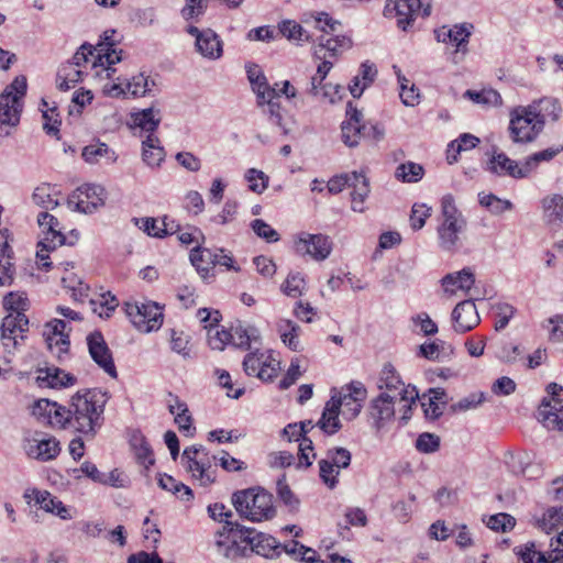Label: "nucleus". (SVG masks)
I'll use <instances>...</instances> for the list:
<instances>
[{
    "label": "nucleus",
    "mask_w": 563,
    "mask_h": 563,
    "mask_svg": "<svg viewBox=\"0 0 563 563\" xmlns=\"http://www.w3.org/2000/svg\"><path fill=\"white\" fill-rule=\"evenodd\" d=\"M216 547L228 559L244 556L247 549L267 559L277 558L282 553V545L274 537L233 521H227L223 526Z\"/></svg>",
    "instance_id": "obj_1"
},
{
    "label": "nucleus",
    "mask_w": 563,
    "mask_h": 563,
    "mask_svg": "<svg viewBox=\"0 0 563 563\" xmlns=\"http://www.w3.org/2000/svg\"><path fill=\"white\" fill-rule=\"evenodd\" d=\"M109 400L107 391L92 388L77 391L70 399L69 406L64 407L62 428L93 438L103 424L104 407Z\"/></svg>",
    "instance_id": "obj_2"
},
{
    "label": "nucleus",
    "mask_w": 563,
    "mask_h": 563,
    "mask_svg": "<svg viewBox=\"0 0 563 563\" xmlns=\"http://www.w3.org/2000/svg\"><path fill=\"white\" fill-rule=\"evenodd\" d=\"M232 505L244 519L260 522L275 517L273 495L262 487H250L232 494Z\"/></svg>",
    "instance_id": "obj_3"
},
{
    "label": "nucleus",
    "mask_w": 563,
    "mask_h": 563,
    "mask_svg": "<svg viewBox=\"0 0 563 563\" xmlns=\"http://www.w3.org/2000/svg\"><path fill=\"white\" fill-rule=\"evenodd\" d=\"M341 23L333 20L328 13L321 12L316 18V27L322 32L318 36V44L313 47V56L317 59H336L344 51L351 48L352 41L344 35H334Z\"/></svg>",
    "instance_id": "obj_4"
},
{
    "label": "nucleus",
    "mask_w": 563,
    "mask_h": 563,
    "mask_svg": "<svg viewBox=\"0 0 563 563\" xmlns=\"http://www.w3.org/2000/svg\"><path fill=\"white\" fill-rule=\"evenodd\" d=\"M442 222L438 227L439 245L443 251L455 252L460 246V234L464 232L466 221L454 203V198L446 195L441 200Z\"/></svg>",
    "instance_id": "obj_5"
},
{
    "label": "nucleus",
    "mask_w": 563,
    "mask_h": 563,
    "mask_svg": "<svg viewBox=\"0 0 563 563\" xmlns=\"http://www.w3.org/2000/svg\"><path fill=\"white\" fill-rule=\"evenodd\" d=\"M26 87V78L18 76L0 95V136H9L19 124Z\"/></svg>",
    "instance_id": "obj_6"
},
{
    "label": "nucleus",
    "mask_w": 563,
    "mask_h": 563,
    "mask_svg": "<svg viewBox=\"0 0 563 563\" xmlns=\"http://www.w3.org/2000/svg\"><path fill=\"white\" fill-rule=\"evenodd\" d=\"M514 553L522 563H563V529L545 549L538 541H527L514 548Z\"/></svg>",
    "instance_id": "obj_7"
},
{
    "label": "nucleus",
    "mask_w": 563,
    "mask_h": 563,
    "mask_svg": "<svg viewBox=\"0 0 563 563\" xmlns=\"http://www.w3.org/2000/svg\"><path fill=\"white\" fill-rule=\"evenodd\" d=\"M542 121L533 118L527 107H517L510 112L509 134L515 143L533 142L543 130Z\"/></svg>",
    "instance_id": "obj_8"
},
{
    "label": "nucleus",
    "mask_w": 563,
    "mask_h": 563,
    "mask_svg": "<svg viewBox=\"0 0 563 563\" xmlns=\"http://www.w3.org/2000/svg\"><path fill=\"white\" fill-rule=\"evenodd\" d=\"M366 397V388L361 382H352L344 387L341 391L332 390L330 398V408H335L339 412L342 409L343 416L352 420L358 416L362 409V402Z\"/></svg>",
    "instance_id": "obj_9"
},
{
    "label": "nucleus",
    "mask_w": 563,
    "mask_h": 563,
    "mask_svg": "<svg viewBox=\"0 0 563 563\" xmlns=\"http://www.w3.org/2000/svg\"><path fill=\"white\" fill-rule=\"evenodd\" d=\"M549 397L543 398L538 408V420L549 430L563 431V387L556 383H550L547 387Z\"/></svg>",
    "instance_id": "obj_10"
},
{
    "label": "nucleus",
    "mask_w": 563,
    "mask_h": 563,
    "mask_svg": "<svg viewBox=\"0 0 563 563\" xmlns=\"http://www.w3.org/2000/svg\"><path fill=\"white\" fill-rule=\"evenodd\" d=\"M243 368L249 376H255L263 382H272L280 371V362L275 357L273 351L256 350L245 355Z\"/></svg>",
    "instance_id": "obj_11"
},
{
    "label": "nucleus",
    "mask_w": 563,
    "mask_h": 563,
    "mask_svg": "<svg viewBox=\"0 0 563 563\" xmlns=\"http://www.w3.org/2000/svg\"><path fill=\"white\" fill-rule=\"evenodd\" d=\"M125 312L133 325L142 332H151L162 327L163 312L156 302H126Z\"/></svg>",
    "instance_id": "obj_12"
},
{
    "label": "nucleus",
    "mask_w": 563,
    "mask_h": 563,
    "mask_svg": "<svg viewBox=\"0 0 563 563\" xmlns=\"http://www.w3.org/2000/svg\"><path fill=\"white\" fill-rule=\"evenodd\" d=\"M380 393H389L399 401L415 402L419 398L415 386L406 385L391 364H385L377 379Z\"/></svg>",
    "instance_id": "obj_13"
},
{
    "label": "nucleus",
    "mask_w": 563,
    "mask_h": 563,
    "mask_svg": "<svg viewBox=\"0 0 563 563\" xmlns=\"http://www.w3.org/2000/svg\"><path fill=\"white\" fill-rule=\"evenodd\" d=\"M209 452L202 445H191L184 450L181 460L186 463L187 471L194 477L199 479L202 486H208L214 482V476L211 475L209 468L211 467V460Z\"/></svg>",
    "instance_id": "obj_14"
},
{
    "label": "nucleus",
    "mask_w": 563,
    "mask_h": 563,
    "mask_svg": "<svg viewBox=\"0 0 563 563\" xmlns=\"http://www.w3.org/2000/svg\"><path fill=\"white\" fill-rule=\"evenodd\" d=\"M67 205L78 212L92 213L104 205V189L98 185L85 184L71 192Z\"/></svg>",
    "instance_id": "obj_15"
},
{
    "label": "nucleus",
    "mask_w": 563,
    "mask_h": 563,
    "mask_svg": "<svg viewBox=\"0 0 563 563\" xmlns=\"http://www.w3.org/2000/svg\"><path fill=\"white\" fill-rule=\"evenodd\" d=\"M295 247L301 255H309L316 261H324L331 254L332 242L329 236L321 233L301 232L295 242Z\"/></svg>",
    "instance_id": "obj_16"
},
{
    "label": "nucleus",
    "mask_w": 563,
    "mask_h": 563,
    "mask_svg": "<svg viewBox=\"0 0 563 563\" xmlns=\"http://www.w3.org/2000/svg\"><path fill=\"white\" fill-rule=\"evenodd\" d=\"M399 400L395 399V396H390L389 393H379V395L373 398L368 407V416L372 421V427L377 431L387 427L395 418V405Z\"/></svg>",
    "instance_id": "obj_17"
},
{
    "label": "nucleus",
    "mask_w": 563,
    "mask_h": 563,
    "mask_svg": "<svg viewBox=\"0 0 563 563\" xmlns=\"http://www.w3.org/2000/svg\"><path fill=\"white\" fill-rule=\"evenodd\" d=\"M87 345L91 358L110 377L117 378L118 372L113 362L112 353L101 332L95 331L87 336Z\"/></svg>",
    "instance_id": "obj_18"
},
{
    "label": "nucleus",
    "mask_w": 563,
    "mask_h": 563,
    "mask_svg": "<svg viewBox=\"0 0 563 563\" xmlns=\"http://www.w3.org/2000/svg\"><path fill=\"white\" fill-rule=\"evenodd\" d=\"M1 342L7 352L15 349L18 338L29 330V319L24 313H8L1 323Z\"/></svg>",
    "instance_id": "obj_19"
},
{
    "label": "nucleus",
    "mask_w": 563,
    "mask_h": 563,
    "mask_svg": "<svg viewBox=\"0 0 563 563\" xmlns=\"http://www.w3.org/2000/svg\"><path fill=\"white\" fill-rule=\"evenodd\" d=\"M422 7V0H387L385 16H397V26L407 31L415 21V15Z\"/></svg>",
    "instance_id": "obj_20"
},
{
    "label": "nucleus",
    "mask_w": 563,
    "mask_h": 563,
    "mask_svg": "<svg viewBox=\"0 0 563 563\" xmlns=\"http://www.w3.org/2000/svg\"><path fill=\"white\" fill-rule=\"evenodd\" d=\"M25 452L29 457L46 462L54 460L60 452L59 442L54 438L42 433L27 440Z\"/></svg>",
    "instance_id": "obj_21"
},
{
    "label": "nucleus",
    "mask_w": 563,
    "mask_h": 563,
    "mask_svg": "<svg viewBox=\"0 0 563 563\" xmlns=\"http://www.w3.org/2000/svg\"><path fill=\"white\" fill-rule=\"evenodd\" d=\"M486 170L499 177L509 176L515 179L528 177L523 163L519 165L517 161L509 158L505 153L494 152L487 162Z\"/></svg>",
    "instance_id": "obj_22"
},
{
    "label": "nucleus",
    "mask_w": 563,
    "mask_h": 563,
    "mask_svg": "<svg viewBox=\"0 0 563 563\" xmlns=\"http://www.w3.org/2000/svg\"><path fill=\"white\" fill-rule=\"evenodd\" d=\"M453 328L457 333H465L474 329L481 321L473 300L459 302L452 311Z\"/></svg>",
    "instance_id": "obj_23"
},
{
    "label": "nucleus",
    "mask_w": 563,
    "mask_h": 563,
    "mask_svg": "<svg viewBox=\"0 0 563 563\" xmlns=\"http://www.w3.org/2000/svg\"><path fill=\"white\" fill-rule=\"evenodd\" d=\"M346 115L349 119L342 122V141L349 147L358 145L362 134H365L366 125L361 124L362 113L353 108L352 102L347 103Z\"/></svg>",
    "instance_id": "obj_24"
},
{
    "label": "nucleus",
    "mask_w": 563,
    "mask_h": 563,
    "mask_svg": "<svg viewBox=\"0 0 563 563\" xmlns=\"http://www.w3.org/2000/svg\"><path fill=\"white\" fill-rule=\"evenodd\" d=\"M37 223L44 232V238L38 242V246H43L46 250H55L57 246L65 244L66 238L57 230L59 222L54 216L46 211L41 212L37 216Z\"/></svg>",
    "instance_id": "obj_25"
},
{
    "label": "nucleus",
    "mask_w": 563,
    "mask_h": 563,
    "mask_svg": "<svg viewBox=\"0 0 563 563\" xmlns=\"http://www.w3.org/2000/svg\"><path fill=\"white\" fill-rule=\"evenodd\" d=\"M67 323L59 319H54L51 322L46 323L44 330V338L47 344V347L53 351L54 347L57 349V354L60 355L68 351L69 347V336L66 333Z\"/></svg>",
    "instance_id": "obj_26"
},
{
    "label": "nucleus",
    "mask_w": 563,
    "mask_h": 563,
    "mask_svg": "<svg viewBox=\"0 0 563 563\" xmlns=\"http://www.w3.org/2000/svg\"><path fill=\"white\" fill-rule=\"evenodd\" d=\"M350 180L347 188H351V200L352 210L356 212H363V203L369 195V183L366 176L362 173L352 172L350 173Z\"/></svg>",
    "instance_id": "obj_27"
},
{
    "label": "nucleus",
    "mask_w": 563,
    "mask_h": 563,
    "mask_svg": "<svg viewBox=\"0 0 563 563\" xmlns=\"http://www.w3.org/2000/svg\"><path fill=\"white\" fill-rule=\"evenodd\" d=\"M197 52L208 59H219L222 56V41L211 29H206L205 34L195 41Z\"/></svg>",
    "instance_id": "obj_28"
},
{
    "label": "nucleus",
    "mask_w": 563,
    "mask_h": 563,
    "mask_svg": "<svg viewBox=\"0 0 563 563\" xmlns=\"http://www.w3.org/2000/svg\"><path fill=\"white\" fill-rule=\"evenodd\" d=\"M32 494L34 495L35 503L46 512L54 514L63 520L73 518L70 509L49 492L33 489Z\"/></svg>",
    "instance_id": "obj_29"
},
{
    "label": "nucleus",
    "mask_w": 563,
    "mask_h": 563,
    "mask_svg": "<svg viewBox=\"0 0 563 563\" xmlns=\"http://www.w3.org/2000/svg\"><path fill=\"white\" fill-rule=\"evenodd\" d=\"M258 106H266L264 109V113L268 115V120L271 123L279 126L283 130L284 134L288 133V129L286 124L283 122L284 115L282 112L280 103H279V93L277 89L266 91L264 98H257Z\"/></svg>",
    "instance_id": "obj_30"
},
{
    "label": "nucleus",
    "mask_w": 563,
    "mask_h": 563,
    "mask_svg": "<svg viewBox=\"0 0 563 563\" xmlns=\"http://www.w3.org/2000/svg\"><path fill=\"white\" fill-rule=\"evenodd\" d=\"M528 108L531 110L533 118L542 121L543 126L548 120L556 121L561 113L558 100L551 97L533 101Z\"/></svg>",
    "instance_id": "obj_31"
},
{
    "label": "nucleus",
    "mask_w": 563,
    "mask_h": 563,
    "mask_svg": "<svg viewBox=\"0 0 563 563\" xmlns=\"http://www.w3.org/2000/svg\"><path fill=\"white\" fill-rule=\"evenodd\" d=\"M115 42H98V44L95 46L96 49V58L92 62V66L96 67L97 65L104 66L107 65L106 70L107 76L110 77V71H114V69H111L110 66L113 64H117L121 60V54L122 51L119 52L114 48Z\"/></svg>",
    "instance_id": "obj_32"
},
{
    "label": "nucleus",
    "mask_w": 563,
    "mask_h": 563,
    "mask_svg": "<svg viewBox=\"0 0 563 563\" xmlns=\"http://www.w3.org/2000/svg\"><path fill=\"white\" fill-rule=\"evenodd\" d=\"M63 410L64 406L43 398L35 401L32 408V413L38 419H46L52 426H58L62 428L63 419L59 418L58 413H62Z\"/></svg>",
    "instance_id": "obj_33"
},
{
    "label": "nucleus",
    "mask_w": 563,
    "mask_h": 563,
    "mask_svg": "<svg viewBox=\"0 0 563 563\" xmlns=\"http://www.w3.org/2000/svg\"><path fill=\"white\" fill-rule=\"evenodd\" d=\"M475 283V277L470 268H463L460 272L448 274L442 278L444 291L455 294L456 289L470 290Z\"/></svg>",
    "instance_id": "obj_34"
},
{
    "label": "nucleus",
    "mask_w": 563,
    "mask_h": 563,
    "mask_svg": "<svg viewBox=\"0 0 563 563\" xmlns=\"http://www.w3.org/2000/svg\"><path fill=\"white\" fill-rule=\"evenodd\" d=\"M37 382L40 383V386L46 383L47 386L52 388H57L74 385L76 378L73 375L65 373L63 369H59L57 367H47L45 369L38 371Z\"/></svg>",
    "instance_id": "obj_35"
},
{
    "label": "nucleus",
    "mask_w": 563,
    "mask_h": 563,
    "mask_svg": "<svg viewBox=\"0 0 563 563\" xmlns=\"http://www.w3.org/2000/svg\"><path fill=\"white\" fill-rule=\"evenodd\" d=\"M161 120V111L154 107L143 109L132 114L133 125L150 134H153L157 130Z\"/></svg>",
    "instance_id": "obj_36"
},
{
    "label": "nucleus",
    "mask_w": 563,
    "mask_h": 563,
    "mask_svg": "<svg viewBox=\"0 0 563 563\" xmlns=\"http://www.w3.org/2000/svg\"><path fill=\"white\" fill-rule=\"evenodd\" d=\"M216 252L209 249L196 246L190 252V262L205 278L214 267Z\"/></svg>",
    "instance_id": "obj_37"
},
{
    "label": "nucleus",
    "mask_w": 563,
    "mask_h": 563,
    "mask_svg": "<svg viewBox=\"0 0 563 563\" xmlns=\"http://www.w3.org/2000/svg\"><path fill=\"white\" fill-rule=\"evenodd\" d=\"M165 156L164 148L159 146V140L154 134H148L143 141L142 158L151 167L159 166Z\"/></svg>",
    "instance_id": "obj_38"
},
{
    "label": "nucleus",
    "mask_w": 563,
    "mask_h": 563,
    "mask_svg": "<svg viewBox=\"0 0 563 563\" xmlns=\"http://www.w3.org/2000/svg\"><path fill=\"white\" fill-rule=\"evenodd\" d=\"M543 216L549 223H560L563 219V196L553 194L542 199Z\"/></svg>",
    "instance_id": "obj_39"
},
{
    "label": "nucleus",
    "mask_w": 563,
    "mask_h": 563,
    "mask_svg": "<svg viewBox=\"0 0 563 563\" xmlns=\"http://www.w3.org/2000/svg\"><path fill=\"white\" fill-rule=\"evenodd\" d=\"M130 443L140 464L145 468L154 464L153 451L142 433L134 432Z\"/></svg>",
    "instance_id": "obj_40"
},
{
    "label": "nucleus",
    "mask_w": 563,
    "mask_h": 563,
    "mask_svg": "<svg viewBox=\"0 0 563 563\" xmlns=\"http://www.w3.org/2000/svg\"><path fill=\"white\" fill-rule=\"evenodd\" d=\"M81 155L84 159L90 164L98 163L101 158H106L109 163H113L117 159L114 151H112L106 143L101 142L85 146Z\"/></svg>",
    "instance_id": "obj_41"
},
{
    "label": "nucleus",
    "mask_w": 563,
    "mask_h": 563,
    "mask_svg": "<svg viewBox=\"0 0 563 563\" xmlns=\"http://www.w3.org/2000/svg\"><path fill=\"white\" fill-rule=\"evenodd\" d=\"M231 344L240 349H249L252 341L257 340V330L253 327L245 328L241 323L229 330Z\"/></svg>",
    "instance_id": "obj_42"
},
{
    "label": "nucleus",
    "mask_w": 563,
    "mask_h": 563,
    "mask_svg": "<svg viewBox=\"0 0 563 563\" xmlns=\"http://www.w3.org/2000/svg\"><path fill=\"white\" fill-rule=\"evenodd\" d=\"M464 97L484 107H498L503 103L500 93L492 88L479 91L468 89L464 92Z\"/></svg>",
    "instance_id": "obj_43"
},
{
    "label": "nucleus",
    "mask_w": 563,
    "mask_h": 563,
    "mask_svg": "<svg viewBox=\"0 0 563 563\" xmlns=\"http://www.w3.org/2000/svg\"><path fill=\"white\" fill-rule=\"evenodd\" d=\"M282 341L292 351L300 350V327L291 320H283L278 324Z\"/></svg>",
    "instance_id": "obj_44"
},
{
    "label": "nucleus",
    "mask_w": 563,
    "mask_h": 563,
    "mask_svg": "<svg viewBox=\"0 0 563 563\" xmlns=\"http://www.w3.org/2000/svg\"><path fill=\"white\" fill-rule=\"evenodd\" d=\"M158 485L161 488L170 492L174 495H179L181 500L189 501L194 498L192 490L187 485L177 482L173 476L162 475L158 478Z\"/></svg>",
    "instance_id": "obj_45"
},
{
    "label": "nucleus",
    "mask_w": 563,
    "mask_h": 563,
    "mask_svg": "<svg viewBox=\"0 0 563 563\" xmlns=\"http://www.w3.org/2000/svg\"><path fill=\"white\" fill-rule=\"evenodd\" d=\"M339 413L335 408H330V400H328L317 424L327 434H334L341 429Z\"/></svg>",
    "instance_id": "obj_46"
},
{
    "label": "nucleus",
    "mask_w": 563,
    "mask_h": 563,
    "mask_svg": "<svg viewBox=\"0 0 563 563\" xmlns=\"http://www.w3.org/2000/svg\"><path fill=\"white\" fill-rule=\"evenodd\" d=\"M11 250L4 241L0 249V286H10L13 282L14 268L11 263Z\"/></svg>",
    "instance_id": "obj_47"
},
{
    "label": "nucleus",
    "mask_w": 563,
    "mask_h": 563,
    "mask_svg": "<svg viewBox=\"0 0 563 563\" xmlns=\"http://www.w3.org/2000/svg\"><path fill=\"white\" fill-rule=\"evenodd\" d=\"M247 78L257 98H264L266 91L269 92V90L275 89V87L268 85L265 75L257 65L247 68Z\"/></svg>",
    "instance_id": "obj_48"
},
{
    "label": "nucleus",
    "mask_w": 563,
    "mask_h": 563,
    "mask_svg": "<svg viewBox=\"0 0 563 563\" xmlns=\"http://www.w3.org/2000/svg\"><path fill=\"white\" fill-rule=\"evenodd\" d=\"M395 175L405 183H416L423 177L424 169L420 164L407 162L396 168Z\"/></svg>",
    "instance_id": "obj_49"
},
{
    "label": "nucleus",
    "mask_w": 563,
    "mask_h": 563,
    "mask_svg": "<svg viewBox=\"0 0 563 563\" xmlns=\"http://www.w3.org/2000/svg\"><path fill=\"white\" fill-rule=\"evenodd\" d=\"M167 218L165 217L163 220L164 228L157 227V221L154 218H134L133 221L136 225L140 227L146 234L154 238H163L169 233H173L172 228H168V223L166 222Z\"/></svg>",
    "instance_id": "obj_50"
},
{
    "label": "nucleus",
    "mask_w": 563,
    "mask_h": 563,
    "mask_svg": "<svg viewBox=\"0 0 563 563\" xmlns=\"http://www.w3.org/2000/svg\"><path fill=\"white\" fill-rule=\"evenodd\" d=\"M32 200L36 206L46 210L55 209L59 205L58 200L52 197L49 184L37 186L33 191Z\"/></svg>",
    "instance_id": "obj_51"
},
{
    "label": "nucleus",
    "mask_w": 563,
    "mask_h": 563,
    "mask_svg": "<svg viewBox=\"0 0 563 563\" xmlns=\"http://www.w3.org/2000/svg\"><path fill=\"white\" fill-rule=\"evenodd\" d=\"M542 328L549 332L548 340L553 343L563 342V313L554 314L542 322Z\"/></svg>",
    "instance_id": "obj_52"
},
{
    "label": "nucleus",
    "mask_w": 563,
    "mask_h": 563,
    "mask_svg": "<svg viewBox=\"0 0 563 563\" xmlns=\"http://www.w3.org/2000/svg\"><path fill=\"white\" fill-rule=\"evenodd\" d=\"M151 85L154 86V81H151ZM125 88L129 93L133 97H142L146 93H151L152 88L150 87V77L144 74H139L133 76L129 81L125 82Z\"/></svg>",
    "instance_id": "obj_53"
},
{
    "label": "nucleus",
    "mask_w": 563,
    "mask_h": 563,
    "mask_svg": "<svg viewBox=\"0 0 563 563\" xmlns=\"http://www.w3.org/2000/svg\"><path fill=\"white\" fill-rule=\"evenodd\" d=\"M91 309L101 318H108L118 307V299L110 292L102 294L100 300H90Z\"/></svg>",
    "instance_id": "obj_54"
},
{
    "label": "nucleus",
    "mask_w": 563,
    "mask_h": 563,
    "mask_svg": "<svg viewBox=\"0 0 563 563\" xmlns=\"http://www.w3.org/2000/svg\"><path fill=\"white\" fill-rule=\"evenodd\" d=\"M479 203L494 214H501L512 208V203L509 200L500 199L493 194H479Z\"/></svg>",
    "instance_id": "obj_55"
},
{
    "label": "nucleus",
    "mask_w": 563,
    "mask_h": 563,
    "mask_svg": "<svg viewBox=\"0 0 563 563\" xmlns=\"http://www.w3.org/2000/svg\"><path fill=\"white\" fill-rule=\"evenodd\" d=\"M559 153V148H547L528 156L523 162L527 175L529 176L532 172H534L540 163L550 162Z\"/></svg>",
    "instance_id": "obj_56"
},
{
    "label": "nucleus",
    "mask_w": 563,
    "mask_h": 563,
    "mask_svg": "<svg viewBox=\"0 0 563 563\" xmlns=\"http://www.w3.org/2000/svg\"><path fill=\"white\" fill-rule=\"evenodd\" d=\"M559 153V148H547L528 156L523 162L527 175L529 176L532 172H534L540 163L550 162Z\"/></svg>",
    "instance_id": "obj_57"
},
{
    "label": "nucleus",
    "mask_w": 563,
    "mask_h": 563,
    "mask_svg": "<svg viewBox=\"0 0 563 563\" xmlns=\"http://www.w3.org/2000/svg\"><path fill=\"white\" fill-rule=\"evenodd\" d=\"M352 454L345 448H333L327 451L325 460L334 465L340 472L341 468H346L351 464Z\"/></svg>",
    "instance_id": "obj_58"
},
{
    "label": "nucleus",
    "mask_w": 563,
    "mask_h": 563,
    "mask_svg": "<svg viewBox=\"0 0 563 563\" xmlns=\"http://www.w3.org/2000/svg\"><path fill=\"white\" fill-rule=\"evenodd\" d=\"M279 32L288 40L307 41L309 42L310 35L302 29V26L294 21H283L279 24Z\"/></svg>",
    "instance_id": "obj_59"
},
{
    "label": "nucleus",
    "mask_w": 563,
    "mask_h": 563,
    "mask_svg": "<svg viewBox=\"0 0 563 563\" xmlns=\"http://www.w3.org/2000/svg\"><path fill=\"white\" fill-rule=\"evenodd\" d=\"M487 527L494 531L507 532L514 529L516 519L505 512L493 515L486 522Z\"/></svg>",
    "instance_id": "obj_60"
},
{
    "label": "nucleus",
    "mask_w": 563,
    "mask_h": 563,
    "mask_svg": "<svg viewBox=\"0 0 563 563\" xmlns=\"http://www.w3.org/2000/svg\"><path fill=\"white\" fill-rule=\"evenodd\" d=\"M251 228L258 238L268 243H274L279 240L278 232L262 219L253 220L251 222Z\"/></svg>",
    "instance_id": "obj_61"
},
{
    "label": "nucleus",
    "mask_w": 563,
    "mask_h": 563,
    "mask_svg": "<svg viewBox=\"0 0 563 563\" xmlns=\"http://www.w3.org/2000/svg\"><path fill=\"white\" fill-rule=\"evenodd\" d=\"M3 307L9 313H24L27 309V299L21 294L9 292L3 298Z\"/></svg>",
    "instance_id": "obj_62"
},
{
    "label": "nucleus",
    "mask_w": 563,
    "mask_h": 563,
    "mask_svg": "<svg viewBox=\"0 0 563 563\" xmlns=\"http://www.w3.org/2000/svg\"><path fill=\"white\" fill-rule=\"evenodd\" d=\"M339 474L340 472L328 460L322 459L319 461L320 478L329 488L332 489L336 486Z\"/></svg>",
    "instance_id": "obj_63"
},
{
    "label": "nucleus",
    "mask_w": 563,
    "mask_h": 563,
    "mask_svg": "<svg viewBox=\"0 0 563 563\" xmlns=\"http://www.w3.org/2000/svg\"><path fill=\"white\" fill-rule=\"evenodd\" d=\"M431 216V208L424 203H415L410 214V225L413 230L423 228L426 220Z\"/></svg>",
    "instance_id": "obj_64"
}]
</instances>
